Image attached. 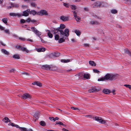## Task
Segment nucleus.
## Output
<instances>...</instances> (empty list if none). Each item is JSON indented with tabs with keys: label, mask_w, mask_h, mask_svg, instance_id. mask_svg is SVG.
Wrapping results in <instances>:
<instances>
[{
	"label": "nucleus",
	"mask_w": 131,
	"mask_h": 131,
	"mask_svg": "<svg viewBox=\"0 0 131 131\" xmlns=\"http://www.w3.org/2000/svg\"><path fill=\"white\" fill-rule=\"evenodd\" d=\"M99 90H97L96 88L93 87L91 88L89 90V91L90 93L96 92L98 91Z\"/></svg>",
	"instance_id": "11"
},
{
	"label": "nucleus",
	"mask_w": 131,
	"mask_h": 131,
	"mask_svg": "<svg viewBox=\"0 0 131 131\" xmlns=\"http://www.w3.org/2000/svg\"><path fill=\"white\" fill-rule=\"evenodd\" d=\"M93 70L94 72L95 73H98L99 72V71L96 69H94Z\"/></svg>",
	"instance_id": "49"
},
{
	"label": "nucleus",
	"mask_w": 131,
	"mask_h": 131,
	"mask_svg": "<svg viewBox=\"0 0 131 131\" xmlns=\"http://www.w3.org/2000/svg\"><path fill=\"white\" fill-rule=\"evenodd\" d=\"M4 28L0 26V29L1 30H4Z\"/></svg>",
	"instance_id": "61"
},
{
	"label": "nucleus",
	"mask_w": 131,
	"mask_h": 131,
	"mask_svg": "<svg viewBox=\"0 0 131 131\" xmlns=\"http://www.w3.org/2000/svg\"><path fill=\"white\" fill-rule=\"evenodd\" d=\"M115 76L113 74H107L104 77H102L98 80V81H104L105 80H112L115 78Z\"/></svg>",
	"instance_id": "2"
},
{
	"label": "nucleus",
	"mask_w": 131,
	"mask_h": 131,
	"mask_svg": "<svg viewBox=\"0 0 131 131\" xmlns=\"http://www.w3.org/2000/svg\"><path fill=\"white\" fill-rule=\"evenodd\" d=\"M48 32L47 33V35L48 37L50 38H52L53 37V35L51 33V31H50V30H48Z\"/></svg>",
	"instance_id": "19"
},
{
	"label": "nucleus",
	"mask_w": 131,
	"mask_h": 131,
	"mask_svg": "<svg viewBox=\"0 0 131 131\" xmlns=\"http://www.w3.org/2000/svg\"><path fill=\"white\" fill-rule=\"evenodd\" d=\"M21 73H22V74H23V75H25L27 76L29 75V73L27 72H22Z\"/></svg>",
	"instance_id": "46"
},
{
	"label": "nucleus",
	"mask_w": 131,
	"mask_h": 131,
	"mask_svg": "<svg viewBox=\"0 0 131 131\" xmlns=\"http://www.w3.org/2000/svg\"><path fill=\"white\" fill-rule=\"evenodd\" d=\"M1 51L3 53L6 55L9 54L8 52L5 49H2L1 50Z\"/></svg>",
	"instance_id": "25"
},
{
	"label": "nucleus",
	"mask_w": 131,
	"mask_h": 131,
	"mask_svg": "<svg viewBox=\"0 0 131 131\" xmlns=\"http://www.w3.org/2000/svg\"><path fill=\"white\" fill-rule=\"evenodd\" d=\"M61 62L64 63H67L70 61V60L69 59L67 60H61Z\"/></svg>",
	"instance_id": "36"
},
{
	"label": "nucleus",
	"mask_w": 131,
	"mask_h": 131,
	"mask_svg": "<svg viewBox=\"0 0 131 131\" xmlns=\"http://www.w3.org/2000/svg\"><path fill=\"white\" fill-rule=\"evenodd\" d=\"M94 119L95 121L102 124H104L106 123L105 121L102 119L100 117H94Z\"/></svg>",
	"instance_id": "5"
},
{
	"label": "nucleus",
	"mask_w": 131,
	"mask_h": 131,
	"mask_svg": "<svg viewBox=\"0 0 131 131\" xmlns=\"http://www.w3.org/2000/svg\"><path fill=\"white\" fill-rule=\"evenodd\" d=\"M74 32L78 36H79L81 34L80 31L79 30H75Z\"/></svg>",
	"instance_id": "27"
},
{
	"label": "nucleus",
	"mask_w": 131,
	"mask_h": 131,
	"mask_svg": "<svg viewBox=\"0 0 131 131\" xmlns=\"http://www.w3.org/2000/svg\"><path fill=\"white\" fill-rule=\"evenodd\" d=\"M77 75L81 77H82V76H83V78H85L86 79H89V74H88L84 73L83 74V73H80L77 74Z\"/></svg>",
	"instance_id": "4"
},
{
	"label": "nucleus",
	"mask_w": 131,
	"mask_h": 131,
	"mask_svg": "<svg viewBox=\"0 0 131 131\" xmlns=\"http://www.w3.org/2000/svg\"><path fill=\"white\" fill-rule=\"evenodd\" d=\"M19 6V5L18 4H11V6L8 7V9H10L11 7H18Z\"/></svg>",
	"instance_id": "14"
},
{
	"label": "nucleus",
	"mask_w": 131,
	"mask_h": 131,
	"mask_svg": "<svg viewBox=\"0 0 131 131\" xmlns=\"http://www.w3.org/2000/svg\"><path fill=\"white\" fill-rule=\"evenodd\" d=\"M63 5L64 6L66 7H68V4L67 3H63Z\"/></svg>",
	"instance_id": "58"
},
{
	"label": "nucleus",
	"mask_w": 131,
	"mask_h": 131,
	"mask_svg": "<svg viewBox=\"0 0 131 131\" xmlns=\"http://www.w3.org/2000/svg\"><path fill=\"white\" fill-rule=\"evenodd\" d=\"M65 37H62V38H61L59 39L58 42L59 43H61L63 42H64L65 41V39L63 38H66Z\"/></svg>",
	"instance_id": "21"
},
{
	"label": "nucleus",
	"mask_w": 131,
	"mask_h": 131,
	"mask_svg": "<svg viewBox=\"0 0 131 131\" xmlns=\"http://www.w3.org/2000/svg\"><path fill=\"white\" fill-rule=\"evenodd\" d=\"M26 22V20L24 19H21L20 20V22L21 23H24Z\"/></svg>",
	"instance_id": "48"
},
{
	"label": "nucleus",
	"mask_w": 131,
	"mask_h": 131,
	"mask_svg": "<svg viewBox=\"0 0 131 131\" xmlns=\"http://www.w3.org/2000/svg\"><path fill=\"white\" fill-rule=\"evenodd\" d=\"M51 31H52V33H53V34H54L55 35L54 36L55 40H59L60 36L58 34H60L59 32H58L56 33H54V29H53V30L52 29L51 30Z\"/></svg>",
	"instance_id": "6"
},
{
	"label": "nucleus",
	"mask_w": 131,
	"mask_h": 131,
	"mask_svg": "<svg viewBox=\"0 0 131 131\" xmlns=\"http://www.w3.org/2000/svg\"><path fill=\"white\" fill-rule=\"evenodd\" d=\"M32 31L35 34L38 30L34 27H32L31 28Z\"/></svg>",
	"instance_id": "38"
},
{
	"label": "nucleus",
	"mask_w": 131,
	"mask_h": 131,
	"mask_svg": "<svg viewBox=\"0 0 131 131\" xmlns=\"http://www.w3.org/2000/svg\"><path fill=\"white\" fill-rule=\"evenodd\" d=\"M5 32L7 34H9V30L8 29H6L5 30Z\"/></svg>",
	"instance_id": "56"
},
{
	"label": "nucleus",
	"mask_w": 131,
	"mask_h": 131,
	"mask_svg": "<svg viewBox=\"0 0 131 131\" xmlns=\"http://www.w3.org/2000/svg\"><path fill=\"white\" fill-rule=\"evenodd\" d=\"M60 19L64 21H67L69 20V17L68 16H62L60 17Z\"/></svg>",
	"instance_id": "9"
},
{
	"label": "nucleus",
	"mask_w": 131,
	"mask_h": 131,
	"mask_svg": "<svg viewBox=\"0 0 131 131\" xmlns=\"http://www.w3.org/2000/svg\"><path fill=\"white\" fill-rule=\"evenodd\" d=\"M57 69V68L55 66H52L51 67V70H50L56 71Z\"/></svg>",
	"instance_id": "35"
},
{
	"label": "nucleus",
	"mask_w": 131,
	"mask_h": 131,
	"mask_svg": "<svg viewBox=\"0 0 131 131\" xmlns=\"http://www.w3.org/2000/svg\"><path fill=\"white\" fill-rule=\"evenodd\" d=\"M103 92L105 94H108L110 92V91L109 89H104L103 90Z\"/></svg>",
	"instance_id": "17"
},
{
	"label": "nucleus",
	"mask_w": 131,
	"mask_h": 131,
	"mask_svg": "<svg viewBox=\"0 0 131 131\" xmlns=\"http://www.w3.org/2000/svg\"><path fill=\"white\" fill-rule=\"evenodd\" d=\"M59 124L60 125H62L64 126H65V124H64L63 123H62L60 122H56V124Z\"/></svg>",
	"instance_id": "39"
},
{
	"label": "nucleus",
	"mask_w": 131,
	"mask_h": 131,
	"mask_svg": "<svg viewBox=\"0 0 131 131\" xmlns=\"http://www.w3.org/2000/svg\"><path fill=\"white\" fill-rule=\"evenodd\" d=\"M27 131H33L32 129L31 128H30L28 130H27Z\"/></svg>",
	"instance_id": "64"
},
{
	"label": "nucleus",
	"mask_w": 131,
	"mask_h": 131,
	"mask_svg": "<svg viewBox=\"0 0 131 131\" xmlns=\"http://www.w3.org/2000/svg\"><path fill=\"white\" fill-rule=\"evenodd\" d=\"M71 8L72 9L75 10L76 9L77 7L75 5H71Z\"/></svg>",
	"instance_id": "45"
},
{
	"label": "nucleus",
	"mask_w": 131,
	"mask_h": 131,
	"mask_svg": "<svg viewBox=\"0 0 131 131\" xmlns=\"http://www.w3.org/2000/svg\"><path fill=\"white\" fill-rule=\"evenodd\" d=\"M9 15L11 16H17L19 17L21 16L20 14H17L15 13H10L9 14Z\"/></svg>",
	"instance_id": "15"
},
{
	"label": "nucleus",
	"mask_w": 131,
	"mask_h": 131,
	"mask_svg": "<svg viewBox=\"0 0 131 131\" xmlns=\"http://www.w3.org/2000/svg\"><path fill=\"white\" fill-rule=\"evenodd\" d=\"M60 53H59L53 52L51 53L50 56L51 57H58L59 56Z\"/></svg>",
	"instance_id": "12"
},
{
	"label": "nucleus",
	"mask_w": 131,
	"mask_h": 131,
	"mask_svg": "<svg viewBox=\"0 0 131 131\" xmlns=\"http://www.w3.org/2000/svg\"><path fill=\"white\" fill-rule=\"evenodd\" d=\"M84 10L86 11H88V9L87 8H86V7L84 8Z\"/></svg>",
	"instance_id": "62"
},
{
	"label": "nucleus",
	"mask_w": 131,
	"mask_h": 131,
	"mask_svg": "<svg viewBox=\"0 0 131 131\" xmlns=\"http://www.w3.org/2000/svg\"><path fill=\"white\" fill-rule=\"evenodd\" d=\"M89 63L90 65L92 66H95L96 65V63L93 61H89Z\"/></svg>",
	"instance_id": "26"
},
{
	"label": "nucleus",
	"mask_w": 131,
	"mask_h": 131,
	"mask_svg": "<svg viewBox=\"0 0 131 131\" xmlns=\"http://www.w3.org/2000/svg\"><path fill=\"white\" fill-rule=\"evenodd\" d=\"M31 21L32 23H34L36 21V20H31Z\"/></svg>",
	"instance_id": "63"
},
{
	"label": "nucleus",
	"mask_w": 131,
	"mask_h": 131,
	"mask_svg": "<svg viewBox=\"0 0 131 131\" xmlns=\"http://www.w3.org/2000/svg\"><path fill=\"white\" fill-rule=\"evenodd\" d=\"M36 35H37L38 36H39L41 35V33L38 30L36 32V33H35Z\"/></svg>",
	"instance_id": "43"
},
{
	"label": "nucleus",
	"mask_w": 131,
	"mask_h": 131,
	"mask_svg": "<svg viewBox=\"0 0 131 131\" xmlns=\"http://www.w3.org/2000/svg\"><path fill=\"white\" fill-rule=\"evenodd\" d=\"M29 11L30 10L29 9H27V10L23 12V14H20L21 16H22L25 17L28 16L29 15Z\"/></svg>",
	"instance_id": "8"
},
{
	"label": "nucleus",
	"mask_w": 131,
	"mask_h": 131,
	"mask_svg": "<svg viewBox=\"0 0 131 131\" xmlns=\"http://www.w3.org/2000/svg\"><path fill=\"white\" fill-rule=\"evenodd\" d=\"M75 19L76 21H77L79 22L80 21V18L78 16L75 17Z\"/></svg>",
	"instance_id": "42"
},
{
	"label": "nucleus",
	"mask_w": 131,
	"mask_h": 131,
	"mask_svg": "<svg viewBox=\"0 0 131 131\" xmlns=\"http://www.w3.org/2000/svg\"><path fill=\"white\" fill-rule=\"evenodd\" d=\"M91 23L92 24H99V22L96 21H92Z\"/></svg>",
	"instance_id": "34"
},
{
	"label": "nucleus",
	"mask_w": 131,
	"mask_h": 131,
	"mask_svg": "<svg viewBox=\"0 0 131 131\" xmlns=\"http://www.w3.org/2000/svg\"><path fill=\"white\" fill-rule=\"evenodd\" d=\"M32 84L34 85H36L37 86H39L40 87L41 86L42 84L39 81H36L33 82Z\"/></svg>",
	"instance_id": "13"
},
{
	"label": "nucleus",
	"mask_w": 131,
	"mask_h": 131,
	"mask_svg": "<svg viewBox=\"0 0 131 131\" xmlns=\"http://www.w3.org/2000/svg\"><path fill=\"white\" fill-rule=\"evenodd\" d=\"M4 28L0 26V29L1 30H4Z\"/></svg>",
	"instance_id": "60"
},
{
	"label": "nucleus",
	"mask_w": 131,
	"mask_h": 131,
	"mask_svg": "<svg viewBox=\"0 0 131 131\" xmlns=\"http://www.w3.org/2000/svg\"><path fill=\"white\" fill-rule=\"evenodd\" d=\"M11 126H13L15 127H17V128L19 127V125H16L15 124H14L13 123V124H12Z\"/></svg>",
	"instance_id": "47"
},
{
	"label": "nucleus",
	"mask_w": 131,
	"mask_h": 131,
	"mask_svg": "<svg viewBox=\"0 0 131 131\" xmlns=\"http://www.w3.org/2000/svg\"><path fill=\"white\" fill-rule=\"evenodd\" d=\"M22 51H25L27 53H28L29 52V51L25 47H23L22 49Z\"/></svg>",
	"instance_id": "29"
},
{
	"label": "nucleus",
	"mask_w": 131,
	"mask_h": 131,
	"mask_svg": "<svg viewBox=\"0 0 131 131\" xmlns=\"http://www.w3.org/2000/svg\"><path fill=\"white\" fill-rule=\"evenodd\" d=\"M35 0H24V1L27 3H29L31 2L32 1Z\"/></svg>",
	"instance_id": "50"
},
{
	"label": "nucleus",
	"mask_w": 131,
	"mask_h": 131,
	"mask_svg": "<svg viewBox=\"0 0 131 131\" xmlns=\"http://www.w3.org/2000/svg\"><path fill=\"white\" fill-rule=\"evenodd\" d=\"M12 36L14 37L17 38H18L16 34H14L12 35Z\"/></svg>",
	"instance_id": "57"
},
{
	"label": "nucleus",
	"mask_w": 131,
	"mask_h": 131,
	"mask_svg": "<svg viewBox=\"0 0 131 131\" xmlns=\"http://www.w3.org/2000/svg\"><path fill=\"white\" fill-rule=\"evenodd\" d=\"M15 70L13 68L12 69L10 70H9V71L10 72H14Z\"/></svg>",
	"instance_id": "53"
},
{
	"label": "nucleus",
	"mask_w": 131,
	"mask_h": 131,
	"mask_svg": "<svg viewBox=\"0 0 131 131\" xmlns=\"http://www.w3.org/2000/svg\"><path fill=\"white\" fill-rule=\"evenodd\" d=\"M66 28V26L63 24H60V27L57 28H53L54 29V33H56L59 32L60 34V37H68L69 35V30L67 28L65 29L64 30H63Z\"/></svg>",
	"instance_id": "1"
},
{
	"label": "nucleus",
	"mask_w": 131,
	"mask_h": 131,
	"mask_svg": "<svg viewBox=\"0 0 131 131\" xmlns=\"http://www.w3.org/2000/svg\"><path fill=\"white\" fill-rule=\"evenodd\" d=\"M29 13L30 14H32L33 15H35L37 13L34 10H30Z\"/></svg>",
	"instance_id": "23"
},
{
	"label": "nucleus",
	"mask_w": 131,
	"mask_h": 131,
	"mask_svg": "<svg viewBox=\"0 0 131 131\" xmlns=\"http://www.w3.org/2000/svg\"><path fill=\"white\" fill-rule=\"evenodd\" d=\"M20 96L22 99H24L28 98L30 99L31 98V96L30 95L28 94L27 93H25L23 95H21Z\"/></svg>",
	"instance_id": "7"
},
{
	"label": "nucleus",
	"mask_w": 131,
	"mask_h": 131,
	"mask_svg": "<svg viewBox=\"0 0 131 131\" xmlns=\"http://www.w3.org/2000/svg\"><path fill=\"white\" fill-rule=\"evenodd\" d=\"M20 130L21 131H27V129L25 127H18Z\"/></svg>",
	"instance_id": "37"
},
{
	"label": "nucleus",
	"mask_w": 131,
	"mask_h": 131,
	"mask_svg": "<svg viewBox=\"0 0 131 131\" xmlns=\"http://www.w3.org/2000/svg\"><path fill=\"white\" fill-rule=\"evenodd\" d=\"M124 85V86L129 88L130 89H131V85H130L129 84H125Z\"/></svg>",
	"instance_id": "44"
},
{
	"label": "nucleus",
	"mask_w": 131,
	"mask_h": 131,
	"mask_svg": "<svg viewBox=\"0 0 131 131\" xmlns=\"http://www.w3.org/2000/svg\"><path fill=\"white\" fill-rule=\"evenodd\" d=\"M15 47L16 48H17V49H20L21 50H22V48H23V47L21 46L20 45L16 46H15Z\"/></svg>",
	"instance_id": "41"
},
{
	"label": "nucleus",
	"mask_w": 131,
	"mask_h": 131,
	"mask_svg": "<svg viewBox=\"0 0 131 131\" xmlns=\"http://www.w3.org/2000/svg\"><path fill=\"white\" fill-rule=\"evenodd\" d=\"M111 12L113 14H115L117 13V11L115 9H113L111 10Z\"/></svg>",
	"instance_id": "30"
},
{
	"label": "nucleus",
	"mask_w": 131,
	"mask_h": 131,
	"mask_svg": "<svg viewBox=\"0 0 131 131\" xmlns=\"http://www.w3.org/2000/svg\"><path fill=\"white\" fill-rule=\"evenodd\" d=\"M125 52L127 54H128L131 57V52L128 50V49H124Z\"/></svg>",
	"instance_id": "24"
},
{
	"label": "nucleus",
	"mask_w": 131,
	"mask_h": 131,
	"mask_svg": "<svg viewBox=\"0 0 131 131\" xmlns=\"http://www.w3.org/2000/svg\"><path fill=\"white\" fill-rule=\"evenodd\" d=\"M45 49L43 48H41L36 49V50L38 52H43L45 50Z\"/></svg>",
	"instance_id": "16"
},
{
	"label": "nucleus",
	"mask_w": 131,
	"mask_h": 131,
	"mask_svg": "<svg viewBox=\"0 0 131 131\" xmlns=\"http://www.w3.org/2000/svg\"><path fill=\"white\" fill-rule=\"evenodd\" d=\"M71 108L74 110H79V109L78 108L75 107H71Z\"/></svg>",
	"instance_id": "54"
},
{
	"label": "nucleus",
	"mask_w": 131,
	"mask_h": 131,
	"mask_svg": "<svg viewBox=\"0 0 131 131\" xmlns=\"http://www.w3.org/2000/svg\"><path fill=\"white\" fill-rule=\"evenodd\" d=\"M13 57L15 59H19L20 57L17 54H15L13 56Z\"/></svg>",
	"instance_id": "33"
},
{
	"label": "nucleus",
	"mask_w": 131,
	"mask_h": 131,
	"mask_svg": "<svg viewBox=\"0 0 131 131\" xmlns=\"http://www.w3.org/2000/svg\"><path fill=\"white\" fill-rule=\"evenodd\" d=\"M31 5L32 6L36 7V4L34 2H32L31 3Z\"/></svg>",
	"instance_id": "40"
},
{
	"label": "nucleus",
	"mask_w": 131,
	"mask_h": 131,
	"mask_svg": "<svg viewBox=\"0 0 131 131\" xmlns=\"http://www.w3.org/2000/svg\"><path fill=\"white\" fill-rule=\"evenodd\" d=\"M49 118L50 120L51 121H55L59 119V118L58 117H56L55 118L53 117H49Z\"/></svg>",
	"instance_id": "20"
},
{
	"label": "nucleus",
	"mask_w": 131,
	"mask_h": 131,
	"mask_svg": "<svg viewBox=\"0 0 131 131\" xmlns=\"http://www.w3.org/2000/svg\"><path fill=\"white\" fill-rule=\"evenodd\" d=\"M73 15L74 16V17H75L77 16V13L75 11H74L73 12Z\"/></svg>",
	"instance_id": "52"
},
{
	"label": "nucleus",
	"mask_w": 131,
	"mask_h": 131,
	"mask_svg": "<svg viewBox=\"0 0 131 131\" xmlns=\"http://www.w3.org/2000/svg\"><path fill=\"white\" fill-rule=\"evenodd\" d=\"M39 112H36L34 115V117L36 119L35 120V122L36 119H38L39 117Z\"/></svg>",
	"instance_id": "18"
},
{
	"label": "nucleus",
	"mask_w": 131,
	"mask_h": 131,
	"mask_svg": "<svg viewBox=\"0 0 131 131\" xmlns=\"http://www.w3.org/2000/svg\"><path fill=\"white\" fill-rule=\"evenodd\" d=\"M7 18H3L2 19V21L6 25H7Z\"/></svg>",
	"instance_id": "28"
},
{
	"label": "nucleus",
	"mask_w": 131,
	"mask_h": 131,
	"mask_svg": "<svg viewBox=\"0 0 131 131\" xmlns=\"http://www.w3.org/2000/svg\"><path fill=\"white\" fill-rule=\"evenodd\" d=\"M37 14L40 16H42L43 15H48V14L47 12L44 10H41L39 12H38Z\"/></svg>",
	"instance_id": "3"
},
{
	"label": "nucleus",
	"mask_w": 131,
	"mask_h": 131,
	"mask_svg": "<svg viewBox=\"0 0 131 131\" xmlns=\"http://www.w3.org/2000/svg\"><path fill=\"white\" fill-rule=\"evenodd\" d=\"M18 38L20 40L23 41H24L26 40V39H25V38H24L19 37Z\"/></svg>",
	"instance_id": "51"
},
{
	"label": "nucleus",
	"mask_w": 131,
	"mask_h": 131,
	"mask_svg": "<svg viewBox=\"0 0 131 131\" xmlns=\"http://www.w3.org/2000/svg\"><path fill=\"white\" fill-rule=\"evenodd\" d=\"M85 117H91V116L89 115H85Z\"/></svg>",
	"instance_id": "59"
},
{
	"label": "nucleus",
	"mask_w": 131,
	"mask_h": 131,
	"mask_svg": "<svg viewBox=\"0 0 131 131\" xmlns=\"http://www.w3.org/2000/svg\"><path fill=\"white\" fill-rule=\"evenodd\" d=\"M3 121L5 122L6 123H7L10 122V120L8 117H5L3 119Z\"/></svg>",
	"instance_id": "22"
},
{
	"label": "nucleus",
	"mask_w": 131,
	"mask_h": 131,
	"mask_svg": "<svg viewBox=\"0 0 131 131\" xmlns=\"http://www.w3.org/2000/svg\"><path fill=\"white\" fill-rule=\"evenodd\" d=\"M40 124L42 126H45L46 125V123L45 122L43 121H41L40 122Z\"/></svg>",
	"instance_id": "32"
},
{
	"label": "nucleus",
	"mask_w": 131,
	"mask_h": 131,
	"mask_svg": "<svg viewBox=\"0 0 131 131\" xmlns=\"http://www.w3.org/2000/svg\"><path fill=\"white\" fill-rule=\"evenodd\" d=\"M52 66H51L46 65H43L42 66V68L43 69H45L46 70H51V67H52Z\"/></svg>",
	"instance_id": "10"
},
{
	"label": "nucleus",
	"mask_w": 131,
	"mask_h": 131,
	"mask_svg": "<svg viewBox=\"0 0 131 131\" xmlns=\"http://www.w3.org/2000/svg\"><path fill=\"white\" fill-rule=\"evenodd\" d=\"M31 19L30 18H28L26 20V22L28 23L30 21H31Z\"/></svg>",
	"instance_id": "55"
},
{
	"label": "nucleus",
	"mask_w": 131,
	"mask_h": 131,
	"mask_svg": "<svg viewBox=\"0 0 131 131\" xmlns=\"http://www.w3.org/2000/svg\"><path fill=\"white\" fill-rule=\"evenodd\" d=\"M94 7H98L100 6V4L99 2H98L97 3H95L94 4Z\"/></svg>",
	"instance_id": "31"
}]
</instances>
